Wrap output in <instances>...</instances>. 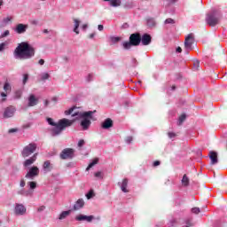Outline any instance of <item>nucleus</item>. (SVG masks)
<instances>
[{
    "label": "nucleus",
    "mask_w": 227,
    "mask_h": 227,
    "mask_svg": "<svg viewBox=\"0 0 227 227\" xmlns=\"http://www.w3.org/2000/svg\"><path fill=\"white\" fill-rule=\"evenodd\" d=\"M74 151L72 148H66L60 153V159L67 160V159H74Z\"/></svg>",
    "instance_id": "8"
},
{
    "label": "nucleus",
    "mask_w": 227,
    "mask_h": 227,
    "mask_svg": "<svg viewBox=\"0 0 227 227\" xmlns=\"http://www.w3.org/2000/svg\"><path fill=\"white\" fill-rule=\"evenodd\" d=\"M122 29H127V27H129V23H124L122 26H121Z\"/></svg>",
    "instance_id": "55"
},
{
    "label": "nucleus",
    "mask_w": 227,
    "mask_h": 227,
    "mask_svg": "<svg viewBox=\"0 0 227 227\" xmlns=\"http://www.w3.org/2000/svg\"><path fill=\"white\" fill-rule=\"evenodd\" d=\"M49 77H51V74H49L48 73L41 74V81H47Z\"/></svg>",
    "instance_id": "32"
},
{
    "label": "nucleus",
    "mask_w": 227,
    "mask_h": 227,
    "mask_svg": "<svg viewBox=\"0 0 227 227\" xmlns=\"http://www.w3.org/2000/svg\"><path fill=\"white\" fill-rule=\"evenodd\" d=\"M1 97H7V95H6V93L2 92V93H1Z\"/></svg>",
    "instance_id": "61"
},
{
    "label": "nucleus",
    "mask_w": 227,
    "mask_h": 227,
    "mask_svg": "<svg viewBox=\"0 0 227 227\" xmlns=\"http://www.w3.org/2000/svg\"><path fill=\"white\" fill-rule=\"evenodd\" d=\"M43 210H45V206H40V207L37 208V212H43Z\"/></svg>",
    "instance_id": "48"
},
{
    "label": "nucleus",
    "mask_w": 227,
    "mask_h": 227,
    "mask_svg": "<svg viewBox=\"0 0 227 227\" xmlns=\"http://www.w3.org/2000/svg\"><path fill=\"white\" fill-rule=\"evenodd\" d=\"M140 43L142 45H150V43H152V36L148 34H144Z\"/></svg>",
    "instance_id": "15"
},
{
    "label": "nucleus",
    "mask_w": 227,
    "mask_h": 227,
    "mask_svg": "<svg viewBox=\"0 0 227 227\" xmlns=\"http://www.w3.org/2000/svg\"><path fill=\"white\" fill-rule=\"evenodd\" d=\"M38 157V153H35L32 157H30L29 159L26 160L24 162H23V166L25 168H29V166L35 164V162H36V159Z\"/></svg>",
    "instance_id": "12"
},
{
    "label": "nucleus",
    "mask_w": 227,
    "mask_h": 227,
    "mask_svg": "<svg viewBox=\"0 0 227 227\" xmlns=\"http://www.w3.org/2000/svg\"><path fill=\"white\" fill-rule=\"evenodd\" d=\"M176 0H171V4H174V3L176 2Z\"/></svg>",
    "instance_id": "63"
},
{
    "label": "nucleus",
    "mask_w": 227,
    "mask_h": 227,
    "mask_svg": "<svg viewBox=\"0 0 227 227\" xmlns=\"http://www.w3.org/2000/svg\"><path fill=\"white\" fill-rule=\"evenodd\" d=\"M27 209L26 208L24 204L16 203L14 206V214L15 215H26V212Z\"/></svg>",
    "instance_id": "9"
},
{
    "label": "nucleus",
    "mask_w": 227,
    "mask_h": 227,
    "mask_svg": "<svg viewBox=\"0 0 227 227\" xmlns=\"http://www.w3.org/2000/svg\"><path fill=\"white\" fill-rule=\"evenodd\" d=\"M185 227H191V226H192L193 224H192V221H191V220H187L186 222H185Z\"/></svg>",
    "instance_id": "45"
},
{
    "label": "nucleus",
    "mask_w": 227,
    "mask_h": 227,
    "mask_svg": "<svg viewBox=\"0 0 227 227\" xmlns=\"http://www.w3.org/2000/svg\"><path fill=\"white\" fill-rule=\"evenodd\" d=\"M155 20L153 18L147 19V26L148 27H155Z\"/></svg>",
    "instance_id": "26"
},
{
    "label": "nucleus",
    "mask_w": 227,
    "mask_h": 227,
    "mask_svg": "<svg viewBox=\"0 0 227 227\" xmlns=\"http://www.w3.org/2000/svg\"><path fill=\"white\" fill-rule=\"evenodd\" d=\"M221 20V12L215 9H213L210 12L207 14L206 22L211 27H215L219 24Z\"/></svg>",
    "instance_id": "4"
},
{
    "label": "nucleus",
    "mask_w": 227,
    "mask_h": 227,
    "mask_svg": "<svg viewBox=\"0 0 227 227\" xmlns=\"http://www.w3.org/2000/svg\"><path fill=\"white\" fill-rule=\"evenodd\" d=\"M98 31H104V26L103 25H98Z\"/></svg>",
    "instance_id": "53"
},
{
    "label": "nucleus",
    "mask_w": 227,
    "mask_h": 227,
    "mask_svg": "<svg viewBox=\"0 0 227 227\" xmlns=\"http://www.w3.org/2000/svg\"><path fill=\"white\" fill-rule=\"evenodd\" d=\"M20 187H25L26 186V182L24 181V179H22L20 183Z\"/></svg>",
    "instance_id": "52"
},
{
    "label": "nucleus",
    "mask_w": 227,
    "mask_h": 227,
    "mask_svg": "<svg viewBox=\"0 0 227 227\" xmlns=\"http://www.w3.org/2000/svg\"><path fill=\"white\" fill-rule=\"evenodd\" d=\"M182 184L184 187H187V185H189V177H187V175H184L182 178Z\"/></svg>",
    "instance_id": "29"
},
{
    "label": "nucleus",
    "mask_w": 227,
    "mask_h": 227,
    "mask_svg": "<svg viewBox=\"0 0 227 227\" xmlns=\"http://www.w3.org/2000/svg\"><path fill=\"white\" fill-rule=\"evenodd\" d=\"M187 118V115H185V114H183L182 115H180L178 121H177V125H182V123H184L185 121Z\"/></svg>",
    "instance_id": "27"
},
{
    "label": "nucleus",
    "mask_w": 227,
    "mask_h": 227,
    "mask_svg": "<svg viewBox=\"0 0 227 227\" xmlns=\"http://www.w3.org/2000/svg\"><path fill=\"white\" fill-rule=\"evenodd\" d=\"M4 91H12V86L8 82H6L4 85Z\"/></svg>",
    "instance_id": "34"
},
{
    "label": "nucleus",
    "mask_w": 227,
    "mask_h": 227,
    "mask_svg": "<svg viewBox=\"0 0 227 227\" xmlns=\"http://www.w3.org/2000/svg\"><path fill=\"white\" fill-rule=\"evenodd\" d=\"M131 63H132V67H137L138 65L137 59H132Z\"/></svg>",
    "instance_id": "46"
},
{
    "label": "nucleus",
    "mask_w": 227,
    "mask_h": 227,
    "mask_svg": "<svg viewBox=\"0 0 227 227\" xmlns=\"http://www.w3.org/2000/svg\"><path fill=\"white\" fill-rule=\"evenodd\" d=\"M28 79H29L28 74H23V84H26V82H27Z\"/></svg>",
    "instance_id": "39"
},
{
    "label": "nucleus",
    "mask_w": 227,
    "mask_h": 227,
    "mask_svg": "<svg viewBox=\"0 0 227 227\" xmlns=\"http://www.w3.org/2000/svg\"><path fill=\"white\" fill-rule=\"evenodd\" d=\"M49 106V100H44V107H47Z\"/></svg>",
    "instance_id": "60"
},
{
    "label": "nucleus",
    "mask_w": 227,
    "mask_h": 227,
    "mask_svg": "<svg viewBox=\"0 0 227 227\" xmlns=\"http://www.w3.org/2000/svg\"><path fill=\"white\" fill-rule=\"evenodd\" d=\"M97 164H98V159L93 160L92 162H90L89 164V166L87 167L86 171H90V169H91V168H93V166H95Z\"/></svg>",
    "instance_id": "28"
},
{
    "label": "nucleus",
    "mask_w": 227,
    "mask_h": 227,
    "mask_svg": "<svg viewBox=\"0 0 227 227\" xmlns=\"http://www.w3.org/2000/svg\"><path fill=\"white\" fill-rule=\"evenodd\" d=\"M120 40H121V37L110 36V42H112V43H118V42H120Z\"/></svg>",
    "instance_id": "31"
},
{
    "label": "nucleus",
    "mask_w": 227,
    "mask_h": 227,
    "mask_svg": "<svg viewBox=\"0 0 227 227\" xmlns=\"http://www.w3.org/2000/svg\"><path fill=\"white\" fill-rule=\"evenodd\" d=\"M165 24H175V20L168 18L165 20Z\"/></svg>",
    "instance_id": "41"
},
{
    "label": "nucleus",
    "mask_w": 227,
    "mask_h": 227,
    "mask_svg": "<svg viewBox=\"0 0 227 227\" xmlns=\"http://www.w3.org/2000/svg\"><path fill=\"white\" fill-rule=\"evenodd\" d=\"M193 70L196 72L198 70H200V60L195 59L193 61Z\"/></svg>",
    "instance_id": "30"
},
{
    "label": "nucleus",
    "mask_w": 227,
    "mask_h": 227,
    "mask_svg": "<svg viewBox=\"0 0 227 227\" xmlns=\"http://www.w3.org/2000/svg\"><path fill=\"white\" fill-rule=\"evenodd\" d=\"M192 45H194V34H189L184 39L185 51H192Z\"/></svg>",
    "instance_id": "7"
},
{
    "label": "nucleus",
    "mask_w": 227,
    "mask_h": 227,
    "mask_svg": "<svg viewBox=\"0 0 227 227\" xmlns=\"http://www.w3.org/2000/svg\"><path fill=\"white\" fill-rule=\"evenodd\" d=\"M74 33H75V35H79V26L81 25V21L77 19H74Z\"/></svg>",
    "instance_id": "24"
},
{
    "label": "nucleus",
    "mask_w": 227,
    "mask_h": 227,
    "mask_svg": "<svg viewBox=\"0 0 227 227\" xmlns=\"http://www.w3.org/2000/svg\"><path fill=\"white\" fill-rule=\"evenodd\" d=\"M192 214L198 215V214H200V212H201V210L200 209V207H192Z\"/></svg>",
    "instance_id": "38"
},
{
    "label": "nucleus",
    "mask_w": 227,
    "mask_h": 227,
    "mask_svg": "<svg viewBox=\"0 0 227 227\" xmlns=\"http://www.w3.org/2000/svg\"><path fill=\"white\" fill-rule=\"evenodd\" d=\"M94 176H96V178H104V176H102V172H100V171L96 172L94 174Z\"/></svg>",
    "instance_id": "43"
},
{
    "label": "nucleus",
    "mask_w": 227,
    "mask_h": 227,
    "mask_svg": "<svg viewBox=\"0 0 227 227\" xmlns=\"http://www.w3.org/2000/svg\"><path fill=\"white\" fill-rule=\"evenodd\" d=\"M93 219H95L93 215H78L75 216L76 221H86L87 223H91Z\"/></svg>",
    "instance_id": "14"
},
{
    "label": "nucleus",
    "mask_w": 227,
    "mask_h": 227,
    "mask_svg": "<svg viewBox=\"0 0 227 227\" xmlns=\"http://www.w3.org/2000/svg\"><path fill=\"white\" fill-rule=\"evenodd\" d=\"M132 140H133L132 137H128L126 138V143H127L128 145H130V143H132Z\"/></svg>",
    "instance_id": "47"
},
{
    "label": "nucleus",
    "mask_w": 227,
    "mask_h": 227,
    "mask_svg": "<svg viewBox=\"0 0 227 227\" xmlns=\"http://www.w3.org/2000/svg\"><path fill=\"white\" fill-rule=\"evenodd\" d=\"M176 52H179V53H180V52H182V48L179 46V47L176 48Z\"/></svg>",
    "instance_id": "59"
},
{
    "label": "nucleus",
    "mask_w": 227,
    "mask_h": 227,
    "mask_svg": "<svg viewBox=\"0 0 227 227\" xmlns=\"http://www.w3.org/2000/svg\"><path fill=\"white\" fill-rule=\"evenodd\" d=\"M175 89H176V87H175V86H173V87H172V90H175Z\"/></svg>",
    "instance_id": "64"
},
{
    "label": "nucleus",
    "mask_w": 227,
    "mask_h": 227,
    "mask_svg": "<svg viewBox=\"0 0 227 227\" xmlns=\"http://www.w3.org/2000/svg\"><path fill=\"white\" fill-rule=\"evenodd\" d=\"M40 175V168L36 166H33L30 168H28V171L27 172L25 177H27L28 180H35L36 176Z\"/></svg>",
    "instance_id": "6"
},
{
    "label": "nucleus",
    "mask_w": 227,
    "mask_h": 227,
    "mask_svg": "<svg viewBox=\"0 0 227 227\" xmlns=\"http://www.w3.org/2000/svg\"><path fill=\"white\" fill-rule=\"evenodd\" d=\"M35 56V48L29 43L22 42L14 50V57L17 59H31Z\"/></svg>",
    "instance_id": "3"
},
{
    "label": "nucleus",
    "mask_w": 227,
    "mask_h": 227,
    "mask_svg": "<svg viewBox=\"0 0 227 227\" xmlns=\"http://www.w3.org/2000/svg\"><path fill=\"white\" fill-rule=\"evenodd\" d=\"M9 22H12V17H6L2 20V26H6Z\"/></svg>",
    "instance_id": "33"
},
{
    "label": "nucleus",
    "mask_w": 227,
    "mask_h": 227,
    "mask_svg": "<svg viewBox=\"0 0 227 227\" xmlns=\"http://www.w3.org/2000/svg\"><path fill=\"white\" fill-rule=\"evenodd\" d=\"M72 214V210L63 211L59 214V221H63V219H67L68 215Z\"/></svg>",
    "instance_id": "22"
},
{
    "label": "nucleus",
    "mask_w": 227,
    "mask_h": 227,
    "mask_svg": "<svg viewBox=\"0 0 227 227\" xmlns=\"http://www.w3.org/2000/svg\"><path fill=\"white\" fill-rule=\"evenodd\" d=\"M46 121L49 123V125L53 127L50 129L51 137H58V136H61L65 129H67V127H72V125H74V121H75L63 118L60 119L58 122H54V119L48 117Z\"/></svg>",
    "instance_id": "2"
},
{
    "label": "nucleus",
    "mask_w": 227,
    "mask_h": 227,
    "mask_svg": "<svg viewBox=\"0 0 227 227\" xmlns=\"http://www.w3.org/2000/svg\"><path fill=\"white\" fill-rule=\"evenodd\" d=\"M84 207V200L79 199L74 205L73 210H81Z\"/></svg>",
    "instance_id": "18"
},
{
    "label": "nucleus",
    "mask_w": 227,
    "mask_h": 227,
    "mask_svg": "<svg viewBox=\"0 0 227 227\" xmlns=\"http://www.w3.org/2000/svg\"><path fill=\"white\" fill-rule=\"evenodd\" d=\"M5 47H6V43H0V52L4 51Z\"/></svg>",
    "instance_id": "44"
},
{
    "label": "nucleus",
    "mask_w": 227,
    "mask_h": 227,
    "mask_svg": "<svg viewBox=\"0 0 227 227\" xmlns=\"http://www.w3.org/2000/svg\"><path fill=\"white\" fill-rule=\"evenodd\" d=\"M15 107L8 106L4 111V118H12L13 114H15Z\"/></svg>",
    "instance_id": "13"
},
{
    "label": "nucleus",
    "mask_w": 227,
    "mask_h": 227,
    "mask_svg": "<svg viewBox=\"0 0 227 227\" xmlns=\"http://www.w3.org/2000/svg\"><path fill=\"white\" fill-rule=\"evenodd\" d=\"M113 127V120L111 119H106L105 121L102 123V129H111Z\"/></svg>",
    "instance_id": "21"
},
{
    "label": "nucleus",
    "mask_w": 227,
    "mask_h": 227,
    "mask_svg": "<svg viewBox=\"0 0 227 227\" xmlns=\"http://www.w3.org/2000/svg\"><path fill=\"white\" fill-rule=\"evenodd\" d=\"M75 107H72L69 110H66L64 114L66 116H68L72 114L73 118H75V120H82L81 121V127L82 128V130H88L91 125V120H93V114L97 113V111H88V112H74V110Z\"/></svg>",
    "instance_id": "1"
},
{
    "label": "nucleus",
    "mask_w": 227,
    "mask_h": 227,
    "mask_svg": "<svg viewBox=\"0 0 227 227\" xmlns=\"http://www.w3.org/2000/svg\"><path fill=\"white\" fill-rule=\"evenodd\" d=\"M4 4V2L3 0H0V6H3Z\"/></svg>",
    "instance_id": "62"
},
{
    "label": "nucleus",
    "mask_w": 227,
    "mask_h": 227,
    "mask_svg": "<svg viewBox=\"0 0 227 227\" xmlns=\"http://www.w3.org/2000/svg\"><path fill=\"white\" fill-rule=\"evenodd\" d=\"M129 42H131L133 47H137L141 43V35L139 33L131 34Z\"/></svg>",
    "instance_id": "10"
},
{
    "label": "nucleus",
    "mask_w": 227,
    "mask_h": 227,
    "mask_svg": "<svg viewBox=\"0 0 227 227\" xmlns=\"http://www.w3.org/2000/svg\"><path fill=\"white\" fill-rule=\"evenodd\" d=\"M10 35V30H5L1 35L0 38H6V36Z\"/></svg>",
    "instance_id": "36"
},
{
    "label": "nucleus",
    "mask_w": 227,
    "mask_h": 227,
    "mask_svg": "<svg viewBox=\"0 0 227 227\" xmlns=\"http://www.w3.org/2000/svg\"><path fill=\"white\" fill-rule=\"evenodd\" d=\"M17 130H18L17 129H11L8 130V133L9 134H13L14 132H17Z\"/></svg>",
    "instance_id": "51"
},
{
    "label": "nucleus",
    "mask_w": 227,
    "mask_h": 227,
    "mask_svg": "<svg viewBox=\"0 0 227 227\" xmlns=\"http://www.w3.org/2000/svg\"><path fill=\"white\" fill-rule=\"evenodd\" d=\"M109 2L110 6L113 8H118V6H121V0H104Z\"/></svg>",
    "instance_id": "20"
},
{
    "label": "nucleus",
    "mask_w": 227,
    "mask_h": 227,
    "mask_svg": "<svg viewBox=\"0 0 227 227\" xmlns=\"http://www.w3.org/2000/svg\"><path fill=\"white\" fill-rule=\"evenodd\" d=\"M27 185H29L31 191H33L36 187V182H35V181L28 182Z\"/></svg>",
    "instance_id": "35"
},
{
    "label": "nucleus",
    "mask_w": 227,
    "mask_h": 227,
    "mask_svg": "<svg viewBox=\"0 0 227 227\" xmlns=\"http://www.w3.org/2000/svg\"><path fill=\"white\" fill-rule=\"evenodd\" d=\"M19 194H22L23 196H29L31 193L29 192H19Z\"/></svg>",
    "instance_id": "49"
},
{
    "label": "nucleus",
    "mask_w": 227,
    "mask_h": 227,
    "mask_svg": "<svg viewBox=\"0 0 227 227\" xmlns=\"http://www.w3.org/2000/svg\"><path fill=\"white\" fill-rule=\"evenodd\" d=\"M127 185H129V180L123 179L121 184V190L122 192H129V190H127Z\"/></svg>",
    "instance_id": "23"
},
{
    "label": "nucleus",
    "mask_w": 227,
    "mask_h": 227,
    "mask_svg": "<svg viewBox=\"0 0 227 227\" xmlns=\"http://www.w3.org/2000/svg\"><path fill=\"white\" fill-rule=\"evenodd\" d=\"M86 81H87V82H91V81H93V74H89L86 76Z\"/></svg>",
    "instance_id": "37"
},
{
    "label": "nucleus",
    "mask_w": 227,
    "mask_h": 227,
    "mask_svg": "<svg viewBox=\"0 0 227 227\" xmlns=\"http://www.w3.org/2000/svg\"><path fill=\"white\" fill-rule=\"evenodd\" d=\"M37 145L35 143H31L28 145L25 146L21 152L22 157H29V155H33L34 152H36Z\"/></svg>",
    "instance_id": "5"
},
{
    "label": "nucleus",
    "mask_w": 227,
    "mask_h": 227,
    "mask_svg": "<svg viewBox=\"0 0 227 227\" xmlns=\"http://www.w3.org/2000/svg\"><path fill=\"white\" fill-rule=\"evenodd\" d=\"M89 38L93 39L95 38V33H92L89 35Z\"/></svg>",
    "instance_id": "58"
},
{
    "label": "nucleus",
    "mask_w": 227,
    "mask_h": 227,
    "mask_svg": "<svg viewBox=\"0 0 227 227\" xmlns=\"http://www.w3.org/2000/svg\"><path fill=\"white\" fill-rule=\"evenodd\" d=\"M27 27H29L28 25L20 23L16 26V27L14 28V31L18 35H22V34L26 33V31H27Z\"/></svg>",
    "instance_id": "11"
},
{
    "label": "nucleus",
    "mask_w": 227,
    "mask_h": 227,
    "mask_svg": "<svg viewBox=\"0 0 227 227\" xmlns=\"http://www.w3.org/2000/svg\"><path fill=\"white\" fill-rule=\"evenodd\" d=\"M86 145V142L84 141V139H81L78 141V147L79 148H82V146Z\"/></svg>",
    "instance_id": "40"
},
{
    "label": "nucleus",
    "mask_w": 227,
    "mask_h": 227,
    "mask_svg": "<svg viewBox=\"0 0 227 227\" xmlns=\"http://www.w3.org/2000/svg\"><path fill=\"white\" fill-rule=\"evenodd\" d=\"M82 29H83V31H86V29H88V24H83L82 26Z\"/></svg>",
    "instance_id": "54"
},
{
    "label": "nucleus",
    "mask_w": 227,
    "mask_h": 227,
    "mask_svg": "<svg viewBox=\"0 0 227 227\" xmlns=\"http://www.w3.org/2000/svg\"><path fill=\"white\" fill-rule=\"evenodd\" d=\"M86 198H87V200H91V198H93V191H90V192L86 194Z\"/></svg>",
    "instance_id": "42"
},
{
    "label": "nucleus",
    "mask_w": 227,
    "mask_h": 227,
    "mask_svg": "<svg viewBox=\"0 0 227 227\" xmlns=\"http://www.w3.org/2000/svg\"><path fill=\"white\" fill-rule=\"evenodd\" d=\"M209 159L211 160L210 164L212 166L217 164V162H219V160L217 158V153H215V151H211L209 152Z\"/></svg>",
    "instance_id": "16"
},
{
    "label": "nucleus",
    "mask_w": 227,
    "mask_h": 227,
    "mask_svg": "<svg viewBox=\"0 0 227 227\" xmlns=\"http://www.w3.org/2000/svg\"><path fill=\"white\" fill-rule=\"evenodd\" d=\"M43 169L44 173L51 172V170L52 169V165H51L50 160H46V161L43 162Z\"/></svg>",
    "instance_id": "19"
},
{
    "label": "nucleus",
    "mask_w": 227,
    "mask_h": 227,
    "mask_svg": "<svg viewBox=\"0 0 227 227\" xmlns=\"http://www.w3.org/2000/svg\"><path fill=\"white\" fill-rule=\"evenodd\" d=\"M36 104H38V98H36L35 95L31 94L28 98V107H34Z\"/></svg>",
    "instance_id": "17"
},
{
    "label": "nucleus",
    "mask_w": 227,
    "mask_h": 227,
    "mask_svg": "<svg viewBox=\"0 0 227 227\" xmlns=\"http://www.w3.org/2000/svg\"><path fill=\"white\" fill-rule=\"evenodd\" d=\"M122 47L126 51H129V49H131L132 47H134V44H132L130 41L129 42H123L122 43Z\"/></svg>",
    "instance_id": "25"
},
{
    "label": "nucleus",
    "mask_w": 227,
    "mask_h": 227,
    "mask_svg": "<svg viewBox=\"0 0 227 227\" xmlns=\"http://www.w3.org/2000/svg\"><path fill=\"white\" fill-rule=\"evenodd\" d=\"M153 166H160V161L159 160L154 161Z\"/></svg>",
    "instance_id": "57"
},
{
    "label": "nucleus",
    "mask_w": 227,
    "mask_h": 227,
    "mask_svg": "<svg viewBox=\"0 0 227 227\" xmlns=\"http://www.w3.org/2000/svg\"><path fill=\"white\" fill-rule=\"evenodd\" d=\"M38 63H39V65H44L45 60H43V59H39Z\"/></svg>",
    "instance_id": "56"
},
{
    "label": "nucleus",
    "mask_w": 227,
    "mask_h": 227,
    "mask_svg": "<svg viewBox=\"0 0 227 227\" xmlns=\"http://www.w3.org/2000/svg\"><path fill=\"white\" fill-rule=\"evenodd\" d=\"M168 137H169L170 139H172V137H175L176 136V134H175V133H173V132H168Z\"/></svg>",
    "instance_id": "50"
}]
</instances>
